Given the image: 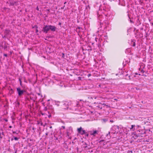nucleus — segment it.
Instances as JSON below:
<instances>
[{
  "instance_id": "nucleus-1",
  "label": "nucleus",
  "mask_w": 153,
  "mask_h": 153,
  "mask_svg": "<svg viewBox=\"0 0 153 153\" xmlns=\"http://www.w3.org/2000/svg\"><path fill=\"white\" fill-rule=\"evenodd\" d=\"M19 96L21 97L24 94L25 91L24 90H22L20 88H18L16 89Z\"/></svg>"
},
{
  "instance_id": "nucleus-2",
  "label": "nucleus",
  "mask_w": 153,
  "mask_h": 153,
  "mask_svg": "<svg viewBox=\"0 0 153 153\" xmlns=\"http://www.w3.org/2000/svg\"><path fill=\"white\" fill-rule=\"evenodd\" d=\"M49 25H46L43 28L42 31L44 32L47 33L48 31L49 30Z\"/></svg>"
},
{
  "instance_id": "nucleus-3",
  "label": "nucleus",
  "mask_w": 153,
  "mask_h": 153,
  "mask_svg": "<svg viewBox=\"0 0 153 153\" xmlns=\"http://www.w3.org/2000/svg\"><path fill=\"white\" fill-rule=\"evenodd\" d=\"M141 131H139V130H137L136 131L133 133V134L134 135L135 137H140L141 134L139 132H140Z\"/></svg>"
},
{
  "instance_id": "nucleus-4",
  "label": "nucleus",
  "mask_w": 153,
  "mask_h": 153,
  "mask_svg": "<svg viewBox=\"0 0 153 153\" xmlns=\"http://www.w3.org/2000/svg\"><path fill=\"white\" fill-rule=\"evenodd\" d=\"M48 25L50 30H51V31H55L56 28L55 26L51 25Z\"/></svg>"
},
{
  "instance_id": "nucleus-5",
  "label": "nucleus",
  "mask_w": 153,
  "mask_h": 153,
  "mask_svg": "<svg viewBox=\"0 0 153 153\" xmlns=\"http://www.w3.org/2000/svg\"><path fill=\"white\" fill-rule=\"evenodd\" d=\"M126 18L129 19V21H130V22H131V23L133 22V21H132V20L131 19H130V18L129 16V14L128 13H127V16H126Z\"/></svg>"
},
{
  "instance_id": "nucleus-6",
  "label": "nucleus",
  "mask_w": 153,
  "mask_h": 153,
  "mask_svg": "<svg viewBox=\"0 0 153 153\" xmlns=\"http://www.w3.org/2000/svg\"><path fill=\"white\" fill-rule=\"evenodd\" d=\"M5 45V44L4 42H2L0 44V48L3 49L4 48V47Z\"/></svg>"
},
{
  "instance_id": "nucleus-7",
  "label": "nucleus",
  "mask_w": 153,
  "mask_h": 153,
  "mask_svg": "<svg viewBox=\"0 0 153 153\" xmlns=\"http://www.w3.org/2000/svg\"><path fill=\"white\" fill-rule=\"evenodd\" d=\"M97 133V131H94L93 132L91 131L90 135H93L94 136H95V134Z\"/></svg>"
},
{
  "instance_id": "nucleus-8",
  "label": "nucleus",
  "mask_w": 153,
  "mask_h": 153,
  "mask_svg": "<svg viewBox=\"0 0 153 153\" xmlns=\"http://www.w3.org/2000/svg\"><path fill=\"white\" fill-rule=\"evenodd\" d=\"M125 79L127 80H130L131 79L130 78V76L128 75V74H125Z\"/></svg>"
},
{
  "instance_id": "nucleus-9",
  "label": "nucleus",
  "mask_w": 153,
  "mask_h": 153,
  "mask_svg": "<svg viewBox=\"0 0 153 153\" xmlns=\"http://www.w3.org/2000/svg\"><path fill=\"white\" fill-rule=\"evenodd\" d=\"M10 32V30L8 29H6L4 32V34L5 35H8Z\"/></svg>"
},
{
  "instance_id": "nucleus-10",
  "label": "nucleus",
  "mask_w": 153,
  "mask_h": 153,
  "mask_svg": "<svg viewBox=\"0 0 153 153\" xmlns=\"http://www.w3.org/2000/svg\"><path fill=\"white\" fill-rule=\"evenodd\" d=\"M139 131H141L140 132H139L141 134V136L142 134H144L146 133V132L142 130H139Z\"/></svg>"
},
{
  "instance_id": "nucleus-11",
  "label": "nucleus",
  "mask_w": 153,
  "mask_h": 153,
  "mask_svg": "<svg viewBox=\"0 0 153 153\" xmlns=\"http://www.w3.org/2000/svg\"><path fill=\"white\" fill-rule=\"evenodd\" d=\"M82 129V128L81 127H80V128H78L77 130L79 133H80L81 132Z\"/></svg>"
},
{
  "instance_id": "nucleus-12",
  "label": "nucleus",
  "mask_w": 153,
  "mask_h": 153,
  "mask_svg": "<svg viewBox=\"0 0 153 153\" xmlns=\"http://www.w3.org/2000/svg\"><path fill=\"white\" fill-rule=\"evenodd\" d=\"M4 135V133L2 132V133L0 132V139H2Z\"/></svg>"
},
{
  "instance_id": "nucleus-13",
  "label": "nucleus",
  "mask_w": 153,
  "mask_h": 153,
  "mask_svg": "<svg viewBox=\"0 0 153 153\" xmlns=\"http://www.w3.org/2000/svg\"><path fill=\"white\" fill-rule=\"evenodd\" d=\"M80 134H81L82 135H83V134H86V132H85V130H82V131L80 133Z\"/></svg>"
},
{
  "instance_id": "nucleus-14",
  "label": "nucleus",
  "mask_w": 153,
  "mask_h": 153,
  "mask_svg": "<svg viewBox=\"0 0 153 153\" xmlns=\"http://www.w3.org/2000/svg\"><path fill=\"white\" fill-rule=\"evenodd\" d=\"M16 2H10V5H14L15 3H16Z\"/></svg>"
},
{
  "instance_id": "nucleus-15",
  "label": "nucleus",
  "mask_w": 153,
  "mask_h": 153,
  "mask_svg": "<svg viewBox=\"0 0 153 153\" xmlns=\"http://www.w3.org/2000/svg\"><path fill=\"white\" fill-rule=\"evenodd\" d=\"M97 107L100 108V109H101L102 108V106L100 105H98Z\"/></svg>"
},
{
  "instance_id": "nucleus-16",
  "label": "nucleus",
  "mask_w": 153,
  "mask_h": 153,
  "mask_svg": "<svg viewBox=\"0 0 153 153\" xmlns=\"http://www.w3.org/2000/svg\"><path fill=\"white\" fill-rule=\"evenodd\" d=\"M131 127L130 128V129L131 130V129H133V128L135 126V125H132L131 126Z\"/></svg>"
},
{
  "instance_id": "nucleus-17",
  "label": "nucleus",
  "mask_w": 153,
  "mask_h": 153,
  "mask_svg": "<svg viewBox=\"0 0 153 153\" xmlns=\"http://www.w3.org/2000/svg\"><path fill=\"white\" fill-rule=\"evenodd\" d=\"M41 122V121H39V120L38 121H37V124L39 125V124H40Z\"/></svg>"
},
{
  "instance_id": "nucleus-18",
  "label": "nucleus",
  "mask_w": 153,
  "mask_h": 153,
  "mask_svg": "<svg viewBox=\"0 0 153 153\" xmlns=\"http://www.w3.org/2000/svg\"><path fill=\"white\" fill-rule=\"evenodd\" d=\"M14 139L16 140H17L19 139L18 137H14Z\"/></svg>"
},
{
  "instance_id": "nucleus-19",
  "label": "nucleus",
  "mask_w": 153,
  "mask_h": 153,
  "mask_svg": "<svg viewBox=\"0 0 153 153\" xmlns=\"http://www.w3.org/2000/svg\"><path fill=\"white\" fill-rule=\"evenodd\" d=\"M19 82H20V84L21 85H22V81L20 79H19Z\"/></svg>"
},
{
  "instance_id": "nucleus-20",
  "label": "nucleus",
  "mask_w": 153,
  "mask_h": 153,
  "mask_svg": "<svg viewBox=\"0 0 153 153\" xmlns=\"http://www.w3.org/2000/svg\"><path fill=\"white\" fill-rule=\"evenodd\" d=\"M41 126H43L44 127L45 126V125H43V123L41 122L40 123Z\"/></svg>"
},
{
  "instance_id": "nucleus-21",
  "label": "nucleus",
  "mask_w": 153,
  "mask_h": 153,
  "mask_svg": "<svg viewBox=\"0 0 153 153\" xmlns=\"http://www.w3.org/2000/svg\"><path fill=\"white\" fill-rule=\"evenodd\" d=\"M7 48V46L5 45L4 47V48L3 49H4V50H5Z\"/></svg>"
},
{
  "instance_id": "nucleus-22",
  "label": "nucleus",
  "mask_w": 153,
  "mask_h": 153,
  "mask_svg": "<svg viewBox=\"0 0 153 153\" xmlns=\"http://www.w3.org/2000/svg\"><path fill=\"white\" fill-rule=\"evenodd\" d=\"M68 105V103L67 102H65L64 103V105Z\"/></svg>"
},
{
  "instance_id": "nucleus-23",
  "label": "nucleus",
  "mask_w": 153,
  "mask_h": 153,
  "mask_svg": "<svg viewBox=\"0 0 153 153\" xmlns=\"http://www.w3.org/2000/svg\"><path fill=\"white\" fill-rule=\"evenodd\" d=\"M33 28H36V29H37L38 28V27L37 25H35L34 27H33Z\"/></svg>"
},
{
  "instance_id": "nucleus-24",
  "label": "nucleus",
  "mask_w": 153,
  "mask_h": 153,
  "mask_svg": "<svg viewBox=\"0 0 153 153\" xmlns=\"http://www.w3.org/2000/svg\"><path fill=\"white\" fill-rule=\"evenodd\" d=\"M135 45H136V44H135V42H133V47H135Z\"/></svg>"
},
{
  "instance_id": "nucleus-25",
  "label": "nucleus",
  "mask_w": 153,
  "mask_h": 153,
  "mask_svg": "<svg viewBox=\"0 0 153 153\" xmlns=\"http://www.w3.org/2000/svg\"><path fill=\"white\" fill-rule=\"evenodd\" d=\"M126 152H127V153H130V152L131 153L132 152V151H127Z\"/></svg>"
},
{
  "instance_id": "nucleus-26",
  "label": "nucleus",
  "mask_w": 153,
  "mask_h": 153,
  "mask_svg": "<svg viewBox=\"0 0 153 153\" xmlns=\"http://www.w3.org/2000/svg\"><path fill=\"white\" fill-rule=\"evenodd\" d=\"M32 129L34 131L36 129V128H34V127H32Z\"/></svg>"
},
{
  "instance_id": "nucleus-27",
  "label": "nucleus",
  "mask_w": 153,
  "mask_h": 153,
  "mask_svg": "<svg viewBox=\"0 0 153 153\" xmlns=\"http://www.w3.org/2000/svg\"><path fill=\"white\" fill-rule=\"evenodd\" d=\"M85 135L87 137H88V136H89V134H87V133H86V135Z\"/></svg>"
},
{
  "instance_id": "nucleus-28",
  "label": "nucleus",
  "mask_w": 153,
  "mask_h": 153,
  "mask_svg": "<svg viewBox=\"0 0 153 153\" xmlns=\"http://www.w3.org/2000/svg\"><path fill=\"white\" fill-rule=\"evenodd\" d=\"M4 56L7 57V54H4Z\"/></svg>"
},
{
  "instance_id": "nucleus-29",
  "label": "nucleus",
  "mask_w": 153,
  "mask_h": 153,
  "mask_svg": "<svg viewBox=\"0 0 153 153\" xmlns=\"http://www.w3.org/2000/svg\"><path fill=\"white\" fill-rule=\"evenodd\" d=\"M103 120L105 122H106L107 120L106 119H103Z\"/></svg>"
},
{
  "instance_id": "nucleus-30",
  "label": "nucleus",
  "mask_w": 153,
  "mask_h": 153,
  "mask_svg": "<svg viewBox=\"0 0 153 153\" xmlns=\"http://www.w3.org/2000/svg\"><path fill=\"white\" fill-rule=\"evenodd\" d=\"M36 9L37 10H39V8H38V6H37V7H36Z\"/></svg>"
},
{
  "instance_id": "nucleus-31",
  "label": "nucleus",
  "mask_w": 153,
  "mask_h": 153,
  "mask_svg": "<svg viewBox=\"0 0 153 153\" xmlns=\"http://www.w3.org/2000/svg\"><path fill=\"white\" fill-rule=\"evenodd\" d=\"M62 128H63V129H65V126H62Z\"/></svg>"
},
{
  "instance_id": "nucleus-32",
  "label": "nucleus",
  "mask_w": 153,
  "mask_h": 153,
  "mask_svg": "<svg viewBox=\"0 0 153 153\" xmlns=\"http://www.w3.org/2000/svg\"><path fill=\"white\" fill-rule=\"evenodd\" d=\"M65 7V5H64V6L62 7L61 8L62 9H64V7Z\"/></svg>"
},
{
  "instance_id": "nucleus-33",
  "label": "nucleus",
  "mask_w": 153,
  "mask_h": 153,
  "mask_svg": "<svg viewBox=\"0 0 153 153\" xmlns=\"http://www.w3.org/2000/svg\"><path fill=\"white\" fill-rule=\"evenodd\" d=\"M141 72H142L143 73L144 72V71L143 70H142Z\"/></svg>"
},
{
  "instance_id": "nucleus-34",
  "label": "nucleus",
  "mask_w": 153,
  "mask_h": 153,
  "mask_svg": "<svg viewBox=\"0 0 153 153\" xmlns=\"http://www.w3.org/2000/svg\"><path fill=\"white\" fill-rule=\"evenodd\" d=\"M38 30H37V29H36V33H37V32H38Z\"/></svg>"
},
{
  "instance_id": "nucleus-35",
  "label": "nucleus",
  "mask_w": 153,
  "mask_h": 153,
  "mask_svg": "<svg viewBox=\"0 0 153 153\" xmlns=\"http://www.w3.org/2000/svg\"><path fill=\"white\" fill-rule=\"evenodd\" d=\"M62 57H63L64 56V53H62Z\"/></svg>"
},
{
  "instance_id": "nucleus-36",
  "label": "nucleus",
  "mask_w": 153,
  "mask_h": 153,
  "mask_svg": "<svg viewBox=\"0 0 153 153\" xmlns=\"http://www.w3.org/2000/svg\"><path fill=\"white\" fill-rule=\"evenodd\" d=\"M91 76V74H89L88 75V76L89 77L90 76Z\"/></svg>"
},
{
  "instance_id": "nucleus-37",
  "label": "nucleus",
  "mask_w": 153,
  "mask_h": 153,
  "mask_svg": "<svg viewBox=\"0 0 153 153\" xmlns=\"http://www.w3.org/2000/svg\"><path fill=\"white\" fill-rule=\"evenodd\" d=\"M79 80H81V78L80 77H78Z\"/></svg>"
},
{
  "instance_id": "nucleus-38",
  "label": "nucleus",
  "mask_w": 153,
  "mask_h": 153,
  "mask_svg": "<svg viewBox=\"0 0 153 153\" xmlns=\"http://www.w3.org/2000/svg\"><path fill=\"white\" fill-rule=\"evenodd\" d=\"M51 117V115H49L48 116V117H49V118H50Z\"/></svg>"
},
{
  "instance_id": "nucleus-39",
  "label": "nucleus",
  "mask_w": 153,
  "mask_h": 153,
  "mask_svg": "<svg viewBox=\"0 0 153 153\" xmlns=\"http://www.w3.org/2000/svg\"><path fill=\"white\" fill-rule=\"evenodd\" d=\"M110 133V132H108V133L107 134V135L108 136V134H109Z\"/></svg>"
},
{
  "instance_id": "nucleus-40",
  "label": "nucleus",
  "mask_w": 153,
  "mask_h": 153,
  "mask_svg": "<svg viewBox=\"0 0 153 153\" xmlns=\"http://www.w3.org/2000/svg\"><path fill=\"white\" fill-rule=\"evenodd\" d=\"M76 106H77V107H78V106H79V104H78V103L76 104Z\"/></svg>"
},
{
  "instance_id": "nucleus-41",
  "label": "nucleus",
  "mask_w": 153,
  "mask_h": 153,
  "mask_svg": "<svg viewBox=\"0 0 153 153\" xmlns=\"http://www.w3.org/2000/svg\"><path fill=\"white\" fill-rule=\"evenodd\" d=\"M47 109L45 107V111H47Z\"/></svg>"
},
{
  "instance_id": "nucleus-42",
  "label": "nucleus",
  "mask_w": 153,
  "mask_h": 153,
  "mask_svg": "<svg viewBox=\"0 0 153 153\" xmlns=\"http://www.w3.org/2000/svg\"><path fill=\"white\" fill-rule=\"evenodd\" d=\"M12 126H9V128H12Z\"/></svg>"
},
{
  "instance_id": "nucleus-43",
  "label": "nucleus",
  "mask_w": 153,
  "mask_h": 153,
  "mask_svg": "<svg viewBox=\"0 0 153 153\" xmlns=\"http://www.w3.org/2000/svg\"><path fill=\"white\" fill-rule=\"evenodd\" d=\"M13 134H15V133H16V131H13Z\"/></svg>"
},
{
  "instance_id": "nucleus-44",
  "label": "nucleus",
  "mask_w": 153,
  "mask_h": 153,
  "mask_svg": "<svg viewBox=\"0 0 153 153\" xmlns=\"http://www.w3.org/2000/svg\"><path fill=\"white\" fill-rule=\"evenodd\" d=\"M102 105H106L104 103H103V104H102Z\"/></svg>"
},
{
  "instance_id": "nucleus-45",
  "label": "nucleus",
  "mask_w": 153,
  "mask_h": 153,
  "mask_svg": "<svg viewBox=\"0 0 153 153\" xmlns=\"http://www.w3.org/2000/svg\"><path fill=\"white\" fill-rule=\"evenodd\" d=\"M49 128H52V126H51Z\"/></svg>"
},
{
  "instance_id": "nucleus-46",
  "label": "nucleus",
  "mask_w": 153,
  "mask_h": 153,
  "mask_svg": "<svg viewBox=\"0 0 153 153\" xmlns=\"http://www.w3.org/2000/svg\"><path fill=\"white\" fill-rule=\"evenodd\" d=\"M59 25H61V23L60 22L59 23Z\"/></svg>"
},
{
  "instance_id": "nucleus-47",
  "label": "nucleus",
  "mask_w": 153,
  "mask_h": 153,
  "mask_svg": "<svg viewBox=\"0 0 153 153\" xmlns=\"http://www.w3.org/2000/svg\"><path fill=\"white\" fill-rule=\"evenodd\" d=\"M66 3H67L66 2H65L64 3V4H65Z\"/></svg>"
},
{
  "instance_id": "nucleus-48",
  "label": "nucleus",
  "mask_w": 153,
  "mask_h": 153,
  "mask_svg": "<svg viewBox=\"0 0 153 153\" xmlns=\"http://www.w3.org/2000/svg\"><path fill=\"white\" fill-rule=\"evenodd\" d=\"M48 11V12H50V10L49 9H48L47 10Z\"/></svg>"
},
{
  "instance_id": "nucleus-49",
  "label": "nucleus",
  "mask_w": 153,
  "mask_h": 153,
  "mask_svg": "<svg viewBox=\"0 0 153 153\" xmlns=\"http://www.w3.org/2000/svg\"><path fill=\"white\" fill-rule=\"evenodd\" d=\"M68 133L67 132V135H68V136H69V135H68Z\"/></svg>"
},
{
  "instance_id": "nucleus-50",
  "label": "nucleus",
  "mask_w": 153,
  "mask_h": 153,
  "mask_svg": "<svg viewBox=\"0 0 153 153\" xmlns=\"http://www.w3.org/2000/svg\"><path fill=\"white\" fill-rule=\"evenodd\" d=\"M13 138H12V139H11V141H13Z\"/></svg>"
},
{
  "instance_id": "nucleus-51",
  "label": "nucleus",
  "mask_w": 153,
  "mask_h": 153,
  "mask_svg": "<svg viewBox=\"0 0 153 153\" xmlns=\"http://www.w3.org/2000/svg\"><path fill=\"white\" fill-rule=\"evenodd\" d=\"M85 148H86L87 147V146H85L84 147Z\"/></svg>"
},
{
  "instance_id": "nucleus-52",
  "label": "nucleus",
  "mask_w": 153,
  "mask_h": 153,
  "mask_svg": "<svg viewBox=\"0 0 153 153\" xmlns=\"http://www.w3.org/2000/svg\"><path fill=\"white\" fill-rule=\"evenodd\" d=\"M38 94L39 95H40V93H38Z\"/></svg>"
},
{
  "instance_id": "nucleus-53",
  "label": "nucleus",
  "mask_w": 153,
  "mask_h": 153,
  "mask_svg": "<svg viewBox=\"0 0 153 153\" xmlns=\"http://www.w3.org/2000/svg\"><path fill=\"white\" fill-rule=\"evenodd\" d=\"M135 74H136V75H137V74H137V73H136Z\"/></svg>"
},
{
  "instance_id": "nucleus-54",
  "label": "nucleus",
  "mask_w": 153,
  "mask_h": 153,
  "mask_svg": "<svg viewBox=\"0 0 153 153\" xmlns=\"http://www.w3.org/2000/svg\"><path fill=\"white\" fill-rule=\"evenodd\" d=\"M80 28H80V27H78V28H79V29H80Z\"/></svg>"
},
{
  "instance_id": "nucleus-55",
  "label": "nucleus",
  "mask_w": 153,
  "mask_h": 153,
  "mask_svg": "<svg viewBox=\"0 0 153 153\" xmlns=\"http://www.w3.org/2000/svg\"><path fill=\"white\" fill-rule=\"evenodd\" d=\"M46 135H48V134L47 133H46Z\"/></svg>"
},
{
  "instance_id": "nucleus-56",
  "label": "nucleus",
  "mask_w": 153,
  "mask_h": 153,
  "mask_svg": "<svg viewBox=\"0 0 153 153\" xmlns=\"http://www.w3.org/2000/svg\"><path fill=\"white\" fill-rule=\"evenodd\" d=\"M110 121L111 122H112L113 121H112L111 120Z\"/></svg>"
},
{
  "instance_id": "nucleus-57",
  "label": "nucleus",
  "mask_w": 153,
  "mask_h": 153,
  "mask_svg": "<svg viewBox=\"0 0 153 153\" xmlns=\"http://www.w3.org/2000/svg\"><path fill=\"white\" fill-rule=\"evenodd\" d=\"M68 107H67V109H68Z\"/></svg>"
},
{
  "instance_id": "nucleus-58",
  "label": "nucleus",
  "mask_w": 153,
  "mask_h": 153,
  "mask_svg": "<svg viewBox=\"0 0 153 153\" xmlns=\"http://www.w3.org/2000/svg\"><path fill=\"white\" fill-rule=\"evenodd\" d=\"M42 115H43L44 114H42Z\"/></svg>"
},
{
  "instance_id": "nucleus-59",
  "label": "nucleus",
  "mask_w": 153,
  "mask_h": 153,
  "mask_svg": "<svg viewBox=\"0 0 153 153\" xmlns=\"http://www.w3.org/2000/svg\"><path fill=\"white\" fill-rule=\"evenodd\" d=\"M138 126V127H139V126Z\"/></svg>"
},
{
  "instance_id": "nucleus-60",
  "label": "nucleus",
  "mask_w": 153,
  "mask_h": 153,
  "mask_svg": "<svg viewBox=\"0 0 153 153\" xmlns=\"http://www.w3.org/2000/svg\"><path fill=\"white\" fill-rule=\"evenodd\" d=\"M121 0H120V2L121 1Z\"/></svg>"
},
{
  "instance_id": "nucleus-61",
  "label": "nucleus",
  "mask_w": 153,
  "mask_h": 153,
  "mask_svg": "<svg viewBox=\"0 0 153 153\" xmlns=\"http://www.w3.org/2000/svg\"><path fill=\"white\" fill-rule=\"evenodd\" d=\"M30 99H32V98H31V97H30Z\"/></svg>"
},
{
  "instance_id": "nucleus-62",
  "label": "nucleus",
  "mask_w": 153,
  "mask_h": 153,
  "mask_svg": "<svg viewBox=\"0 0 153 153\" xmlns=\"http://www.w3.org/2000/svg\"><path fill=\"white\" fill-rule=\"evenodd\" d=\"M48 113L49 114V112H48Z\"/></svg>"
},
{
  "instance_id": "nucleus-63",
  "label": "nucleus",
  "mask_w": 153,
  "mask_h": 153,
  "mask_svg": "<svg viewBox=\"0 0 153 153\" xmlns=\"http://www.w3.org/2000/svg\"><path fill=\"white\" fill-rule=\"evenodd\" d=\"M152 25H153V23H152Z\"/></svg>"
}]
</instances>
